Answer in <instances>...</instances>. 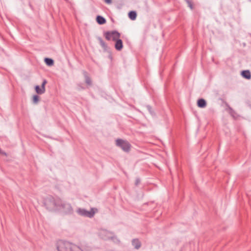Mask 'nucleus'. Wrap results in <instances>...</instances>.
I'll use <instances>...</instances> for the list:
<instances>
[{
	"label": "nucleus",
	"mask_w": 251,
	"mask_h": 251,
	"mask_svg": "<svg viewBox=\"0 0 251 251\" xmlns=\"http://www.w3.org/2000/svg\"><path fill=\"white\" fill-rule=\"evenodd\" d=\"M58 251H90V248L83 249L79 247L66 241H60L58 243Z\"/></svg>",
	"instance_id": "1"
},
{
	"label": "nucleus",
	"mask_w": 251,
	"mask_h": 251,
	"mask_svg": "<svg viewBox=\"0 0 251 251\" xmlns=\"http://www.w3.org/2000/svg\"><path fill=\"white\" fill-rule=\"evenodd\" d=\"M60 203H61V199L60 198H55L51 196H47L44 200L45 206L50 211L57 210L58 206Z\"/></svg>",
	"instance_id": "2"
},
{
	"label": "nucleus",
	"mask_w": 251,
	"mask_h": 251,
	"mask_svg": "<svg viewBox=\"0 0 251 251\" xmlns=\"http://www.w3.org/2000/svg\"><path fill=\"white\" fill-rule=\"evenodd\" d=\"M116 145L126 152L129 151L131 148V145L128 141L121 139L116 140Z\"/></svg>",
	"instance_id": "3"
},
{
	"label": "nucleus",
	"mask_w": 251,
	"mask_h": 251,
	"mask_svg": "<svg viewBox=\"0 0 251 251\" xmlns=\"http://www.w3.org/2000/svg\"><path fill=\"white\" fill-rule=\"evenodd\" d=\"M57 210H62L66 213H71L73 211L71 204L63 201L61 200V203L59 204Z\"/></svg>",
	"instance_id": "4"
},
{
	"label": "nucleus",
	"mask_w": 251,
	"mask_h": 251,
	"mask_svg": "<svg viewBox=\"0 0 251 251\" xmlns=\"http://www.w3.org/2000/svg\"><path fill=\"white\" fill-rule=\"evenodd\" d=\"M105 38L107 40L116 41L120 37V34L117 31H107L105 33Z\"/></svg>",
	"instance_id": "5"
},
{
	"label": "nucleus",
	"mask_w": 251,
	"mask_h": 251,
	"mask_svg": "<svg viewBox=\"0 0 251 251\" xmlns=\"http://www.w3.org/2000/svg\"><path fill=\"white\" fill-rule=\"evenodd\" d=\"M77 213L81 216L92 218L95 214L94 209L92 208L90 211H87L84 209L79 208L77 210Z\"/></svg>",
	"instance_id": "6"
},
{
	"label": "nucleus",
	"mask_w": 251,
	"mask_h": 251,
	"mask_svg": "<svg viewBox=\"0 0 251 251\" xmlns=\"http://www.w3.org/2000/svg\"><path fill=\"white\" fill-rule=\"evenodd\" d=\"M47 83V80L46 79H44L42 83L41 88L38 85H36L35 86V91L37 94L41 95L45 92V85Z\"/></svg>",
	"instance_id": "7"
},
{
	"label": "nucleus",
	"mask_w": 251,
	"mask_h": 251,
	"mask_svg": "<svg viewBox=\"0 0 251 251\" xmlns=\"http://www.w3.org/2000/svg\"><path fill=\"white\" fill-rule=\"evenodd\" d=\"M115 49L118 50H121L123 47V42L121 39H118L116 41Z\"/></svg>",
	"instance_id": "8"
},
{
	"label": "nucleus",
	"mask_w": 251,
	"mask_h": 251,
	"mask_svg": "<svg viewBox=\"0 0 251 251\" xmlns=\"http://www.w3.org/2000/svg\"><path fill=\"white\" fill-rule=\"evenodd\" d=\"M241 75L243 77L247 79H250L251 78V74L249 70L243 71Z\"/></svg>",
	"instance_id": "9"
},
{
	"label": "nucleus",
	"mask_w": 251,
	"mask_h": 251,
	"mask_svg": "<svg viewBox=\"0 0 251 251\" xmlns=\"http://www.w3.org/2000/svg\"><path fill=\"white\" fill-rule=\"evenodd\" d=\"M197 104L198 107L200 108H204L206 106V102L205 100L201 99L198 100Z\"/></svg>",
	"instance_id": "10"
},
{
	"label": "nucleus",
	"mask_w": 251,
	"mask_h": 251,
	"mask_svg": "<svg viewBox=\"0 0 251 251\" xmlns=\"http://www.w3.org/2000/svg\"><path fill=\"white\" fill-rule=\"evenodd\" d=\"M83 74L85 77L86 83L88 85H91L92 84V81L91 78L89 76L88 73L86 71H84Z\"/></svg>",
	"instance_id": "11"
},
{
	"label": "nucleus",
	"mask_w": 251,
	"mask_h": 251,
	"mask_svg": "<svg viewBox=\"0 0 251 251\" xmlns=\"http://www.w3.org/2000/svg\"><path fill=\"white\" fill-rule=\"evenodd\" d=\"M101 235L102 236L103 235H105L106 236L105 237H102V238L104 239H109L110 238H112V237L111 236V235H112V233L111 232H108L107 231V230H103L101 232Z\"/></svg>",
	"instance_id": "12"
},
{
	"label": "nucleus",
	"mask_w": 251,
	"mask_h": 251,
	"mask_svg": "<svg viewBox=\"0 0 251 251\" xmlns=\"http://www.w3.org/2000/svg\"><path fill=\"white\" fill-rule=\"evenodd\" d=\"M132 245L136 249H138L141 247V243L138 239H133L132 241Z\"/></svg>",
	"instance_id": "13"
},
{
	"label": "nucleus",
	"mask_w": 251,
	"mask_h": 251,
	"mask_svg": "<svg viewBox=\"0 0 251 251\" xmlns=\"http://www.w3.org/2000/svg\"><path fill=\"white\" fill-rule=\"evenodd\" d=\"M97 22L100 25H103L106 23V20L102 16H98L97 17Z\"/></svg>",
	"instance_id": "14"
},
{
	"label": "nucleus",
	"mask_w": 251,
	"mask_h": 251,
	"mask_svg": "<svg viewBox=\"0 0 251 251\" xmlns=\"http://www.w3.org/2000/svg\"><path fill=\"white\" fill-rule=\"evenodd\" d=\"M128 17L132 20H135L137 17L136 12L134 11H130L128 13Z\"/></svg>",
	"instance_id": "15"
},
{
	"label": "nucleus",
	"mask_w": 251,
	"mask_h": 251,
	"mask_svg": "<svg viewBox=\"0 0 251 251\" xmlns=\"http://www.w3.org/2000/svg\"><path fill=\"white\" fill-rule=\"evenodd\" d=\"M45 62L46 64L49 66H51L53 64V60L51 58H46L45 59Z\"/></svg>",
	"instance_id": "16"
},
{
	"label": "nucleus",
	"mask_w": 251,
	"mask_h": 251,
	"mask_svg": "<svg viewBox=\"0 0 251 251\" xmlns=\"http://www.w3.org/2000/svg\"><path fill=\"white\" fill-rule=\"evenodd\" d=\"M99 40L100 41V45L104 49L107 48V45L106 43L103 41V40L101 38H99Z\"/></svg>",
	"instance_id": "17"
},
{
	"label": "nucleus",
	"mask_w": 251,
	"mask_h": 251,
	"mask_svg": "<svg viewBox=\"0 0 251 251\" xmlns=\"http://www.w3.org/2000/svg\"><path fill=\"white\" fill-rule=\"evenodd\" d=\"M39 100V97L38 95H34L33 97V102L34 103H37Z\"/></svg>",
	"instance_id": "18"
},
{
	"label": "nucleus",
	"mask_w": 251,
	"mask_h": 251,
	"mask_svg": "<svg viewBox=\"0 0 251 251\" xmlns=\"http://www.w3.org/2000/svg\"><path fill=\"white\" fill-rule=\"evenodd\" d=\"M186 2L188 4V6L191 8V9H193V6L192 2L190 0H189L186 1Z\"/></svg>",
	"instance_id": "19"
},
{
	"label": "nucleus",
	"mask_w": 251,
	"mask_h": 251,
	"mask_svg": "<svg viewBox=\"0 0 251 251\" xmlns=\"http://www.w3.org/2000/svg\"><path fill=\"white\" fill-rule=\"evenodd\" d=\"M186 2L188 4V6L191 8V9H193V6L192 2L190 0H189L186 1Z\"/></svg>",
	"instance_id": "20"
},
{
	"label": "nucleus",
	"mask_w": 251,
	"mask_h": 251,
	"mask_svg": "<svg viewBox=\"0 0 251 251\" xmlns=\"http://www.w3.org/2000/svg\"><path fill=\"white\" fill-rule=\"evenodd\" d=\"M0 154L7 156V153L5 152L2 151L0 149Z\"/></svg>",
	"instance_id": "21"
},
{
	"label": "nucleus",
	"mask_w": 251,
	"mask_h": 251,
	"mask_svg": "<svg viewBox=\"0 0 251 251\" xmlns=\"http://www.w3.org/2000/svg\"><path fill=\"white\" fill-rule=\"evenodd\" d=\"M104 1L107 4H111L112 3V0H104Z\"/></svg>",
	"instance_id": "22"
},
{
	"label": "nucleus",
	"mask_w": 251,
	"mask_h": 251,
	"mask_svg": "<svg viewBox=\"0 0 251 251\" xmlns=\"http://www.w3.org/2000/svg\"><path fill=\"white\" fill-rule=\"evenodd\" d=\"M140 182V180L139 178H137L135 181V185H137Z\"/></svg>",
	"instance_id": "23"
},
{
	"label": "nucleus",
	"mask_w": 251,
	"mask_h": 251,
	"mask_svg": "<svg viewBox=\"0 0 251 251\" xmlns=\"http://www.w3.org/2000/svg\"><path fill=\"white\" fill-rule=\"evenodd\" d=\"M147 108H148L149 111L151 113V107L150 106H148Z\"/></svg>",
	"instance_id": "24"
},
{
	"label": "nucleus",
	"mask_w": 251,
	"mask_h": 251,
	"mask_svg": "<svg viewBox=\"0 0 251 251\" xmlns=\"http://www.w3.org/2000/svg\"><path fill=\"white\" fill-rule=\"evenodd\" d=\"M229 109H230V110L231 111H233V109L231 108H230V107L229 108Z\"/></svg>",
	"instance_id": "25"
}]
</instances>
